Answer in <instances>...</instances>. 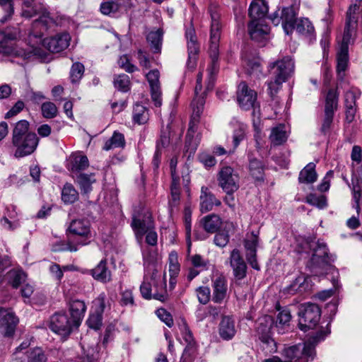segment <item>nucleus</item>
Wrapping results in <instances>:
<instances>
[{
  "label": "nucleus",
  "mask_w": 362,
  "mask_h": 362,
  "mask_svg": "<svg viewBox=\"0 0 362 362\" xmlns=\"http://www.w3.org/2000/svg\"><path fill=\"white\" fill-rule=\"evenodd\" d=\"M45 33L40 35V40L37 42L35 38H33L31 42L28 41L30 48L25 50L13 47V41L17 39L19 34L16 29L0 31V53L8 56L19 57L23 59H29L32 55L42 58L45 54L42 47L51 52H60L69 47L71 37L68 33L58 34L54 37L42 40Z\"/></svg>",
  "instance_id": "1"
},
{
  "label": "nucleus",
  "mask_w": 362,
  "mask_h": 362,
  "mask_svg": "<svg viewBox=\"0 0 362 362\" xmlns=\"http://www.w3.org/2000/svg\"><path fill=\"white\" fill-rule=\"evenodd\" d=\"M21 1V15L23 17L30 18L36 15H40L39 18L33 22L31 30L28 35V41L31 42L33 38H35L37 42L40 40V35L43 32H47L48 30L54 28L56 23L53 18L50 16L49 13L45 11L42 5L37 0Z\"/></svg>",
  "instance_id": "2"
},
{
  "label": "nucleus",
  "mask_w": 362,
  "mask_h": 362,
  "mask_svg": "<svg viewBox=\"0 0 362 362\" xmlns=\"http://www.w3.org/2000/svg\"><path fill=\"white\" fill-rule=\"evenodd\" d=\"M29 122L23 119L16 123L12 132L11 144L15 148L13 156L21 158L32 154L37 148L39 138L35 132L29 131Z\"/></svg>",
  "instance_id": "3"
},
{
  "label": "nucleus",
  "mask_w": 362,
  "mask_h": 362,
  "mask_svg": "<svg viewBox=\"0 0 362 362\" xmlns=\"http://www.w3.org/2000/svg\"><path fill=\"white\" fill-rule=\"evenodd\" d=\"M356 5L350 6L346 13V25L339 52L337 54V72L339 78L342 79L348 65V46L356 34L358 17L356 16Z\"/></svg>",
  "instance_id": "4"
},
{
  "label": "nucleus",
  "mask_w": 362,
  "mask_h": 362,
  "mask_svg": "<svg viewBox=\"0 0 362 362\" xmlns=\"http://www.w3.org/2000/svg\"><path fill=\"white\" fill-rule=\"evenodd\" d=\"M211 16L209 55L211 64L207 68L209 80L214 81L218 71V47L221 38V25L220 23V13L215 6L211 5L209 8Z\"/></svg>",
  "instance_id": "5"
},
{
  "label": "nucleus",
  "mask_w": 362,
  "mask_h": 362,
  "mask_svg": "<svg viewBox=\"0 0 362 362\" xmlns=\"http://www.w3.org/2000/svg\"><path fill=\"white\" fill-rule=\"evenodd\" d=\"M323 339L321 333H317L315 336L310 338L303 344V349L300 345L293 346L288 348L285 350V354L289 360L282 361L278 356H273L272 358L265 359L263 362H291L292 360H298V354H302L303 357L306 358L307 361L309 359L313 360L315 355V347L316 344Z\"/></svg>",
  "instance_id": "6"
},
{
  "label": "nucleus",
  "mask_w": 362,
  "mask_h": 362,
  "mask_svg": "<svg viewBox=\"0 0 362 362\" xmlns=\"http://www.w3.org/2000/svg\"><path fill=\"white\" fill-rule=\"evenodd\" d=\"M334 259V257L328 255L326 245L318 243L313 249V253L308 266L315 275H322L328 269L330 262Z\"/></svg>",
  "instance_id": "7"
},
{
  "label": "nucleus",
  "mask_w": 362,
  "mask_h": 362,
  "mask_svg": "<svg viewBox=\"0 0 362 362\" xmlns=\"http://www.w3.org/2000/svg\"><path fill=\"white\" fill-rule=\"evenodd\" d=\"M320 315L321 311L317 305L311 303L300 305L298 311L299 328L304 332L313 329L318 324Z\"/></svg>",
  "instance_id": "8"
},
{
  "label": "nucleus",
  "mask_w": 362,
  "mask_h": 362,
  "mask_svg": "<svg viewBox=\"0 0 362 362\" xmlns=\"http://www.w3.org/2000/svg\"><path fill=\"white\" fill-rule=\"evenodd\" d=\"M237 100L240 107L244 110H253L254 117L259 118L260 111L259 105L257 102V93L250 89L247 83L242 81L238 88Z\"/></svg>",
  "instance_id": "9"
},
{
  "label": "nucleus",
  "mask_w": 362,
  "mask_h": 362,
  "mask_svg": "<svg viewBox=\"0 0 362 362\" xmlns=\"http://www.w3.org/2000/svg\"><path fill=\"white\" fill-rule=\"evenodd\" d=\"M298 13V5L295 3L289 6L284 7L281 11V15L279 17L276 11L269 18L272 23L278 25L281 23L284 32L287 34H291L294 30L295 23L298 18H296Z\"/></svg>",
  "instance_id": "10"
},
{
  "label": "nucleus",
  "mask_w": 362,
  "mask_h": 362,
  "mask_svg": "<svg viewBox=\"0 0 362 362\" xmlns=\"http://www.w3.org/2000/svg\"><path fill=\"white\" fill-rule=\"evenodd\" d=\"M49 327L63 338H66L74 329L78 328L69 315L63 312L56 313L50 317Z\"/></svg>",
  "instance_id": "11"
},
{
  "label": "nucleus",
  "mask_w": 362,
  "mask_h": 362,
  "mask_svg": "<svg viewBox=\"0 0 362 362\" xmlns=\"http://www.w3.org/2000/svg\"><path fill=\"white\" fill-rule=\"evenodd\" d=\"M273 325L274 320L270 315H264L259 317L256 322V330L259 338L265 345L263 348L268 349L269 352L276 351V342L270 336Z\"/></svg>",
  "instance_id": "12"
},
{
  "label": "nucleus",
  "mask_w": 362,
  "mask_h": 362,
  "mask_svg": "<svg viewBox=\"0 0 362 362\" xmlns=\"http://www.w3.org/2000/svg\"><path fill=\"white\" fill-rule=\"evenodd\" d=\"M218 185L227 194H233L240 187L238 173L230 166L221 168L218 175Z\"/></svg>",
  "instance_id": "13"
},
{
  "label": "nucleus",
  "mask_w": 362,
  "mask_h": 362,
  "mask_svg": "<svg viewBox=\"0 0 362 362\" xmlns=\"http://www.w3.org/2000/svg\"><path fill=\"white\" fill-rule=\"evenodd\" d=\"M294 63L290 57H285L281 59L270 62L268 65V71L273 77H278L286 81L293 72Z\"/></svg>",
  "instance_id": "14"
},
{
  "label": "nucleus",
  "mask_w": 362,
  "mask_h": 362,
  "mask_svg": "<svg viewBox=\"0 0 362 362\" xmlns=\"http://www.w3.org/2000/svg\"><path fill=\"white\" fill-rule=\"evenodd\" d=\"M105 308V294L101 293L93 301V311L86 322L88 326L98 330L102 326L103 314Z\"/></svg>",
  "instance_id": "15"
},
{
  "label": "nucleus",
  "mask_w": 362,
  "mask_h": 362,
  "mask_svg": "<svg viewBox=\"0 0 362 362\" xmlns=\"http://www.w3.org/2000/svg\"><path fill=\"white\" fill-rule=\"evenodd\" d=\"M229 262L235 281L243 280L246 276L247 267L239 250L233 249L230 252Z\"/></svg>",
  "instance_id": "16"
},
{
  "label": "nucleus",
  "mask_w": 362,
  "mask_h": 362,
  "mask_svg": "<svg viewBox=\"0 0 362 362\" xmlns=\"http://www.w3.org/2000/svg\"><path fill=\"white\" fill-rule=\"evenodd\" d=\"M18 319L9 310L0 308V328L5 337H11L15 332Z\"/></svg>",
  "instance_id": "17"
},
{
  "label": "nucleus",
  "mask_w": 362,
  "mask_h": 362,
  "mask_svg": "<svg viewBox=\"0 0 362 362\" xmlns=\"http://www.w3.org/2000/svg\"><path fill=\"white\" fill-rule=\"evenodd\" d=\"M179 329L182 333V336L183 339L186 341L187 346L182 354V361L185 362V357L194 356L196 353V346L195 342L194 341V337L191 331L189 329V327L187 324V322L185 319H181L180 322L178 324Z\"/></svg>",
  "instance_id": "18"
},
{
  "label": "nucleus",
  "mask_w": 362,
  "mask_h": 362,
  "mask_svg": "<svg viewBox=\"0 0 362 362\" xmlns=\"http://www.w3.org/2000/svg\"><path fill=\"white\" fill-rule=\"evenodd\" d=\"M248 31L251 38L257 42L266 40L268 37L270 28L265 21H250Z\"/></svg>",
  "instance_id": "19"
},
{
  "label": "nucleus",
  "mask_w": 362,
  "mask_h": 362,
  "mask_svg": "<svg viewBox=\"0 0 362 362\" xmlns=\"http://www.w3.org/2000/svg\"><path fill=\"white\" fill-rule=\"evenodd\" d=\"M131 226L139 242L142 240L144 235L147 231L154 228V224L150 216H147L145 219H141L134 215Z\"/></svg>",
  "instance_id": "20"
},
{
  "label": "nucleus",
  "mask_w": 362,
  "mask_h": 362,
  "mask_svg": "<svg viewBox=\"0 0 362 362\" xmlns=\"http://www.w3.org/2000/svg\"><path fill=\"white\" fill-rule=\"evenodd\" d=\"M86 274L101 283H108L112 280V274L107 266L105 259H102L93 269L88 270Z\"/></svg>",
  "instance_id": "21"
},
{
  "label": "nucleus",
  "mask_w": 362,
  "mask_h": 362,
  "mask_svg": "<svg viewBox=\"0 0 362 362\" xmlns=\"http://www.w3.org/2000/svg\"><path fill=\"white\" fill-rule=\"evenodd\" d=\"M185 36L187 41V64L188 66H190V64H192V66H194L196 62L197 56L199 51V46L197 41L194 29H187L185 33Z\"/></svg>",
  "instance_id": "22"
},
{
  "label": "nucleus",
  "mask_w": 362,
  "mask_h": 362,
  "mask_svg": "<svg viewBox=\"0 0 362 362\" xmlns=\"http://www.w3.org/2000/svg\"><path fill=\"white\" fill-rule=\"evenodd\" d=\"M88 165V159L86 156L73 154L69 158L67 169L71 172L72 177H74L78 175L81 171L86 170Z\"/></svg>",
  "instance_id": "23"
},
{
  "label": "nucleus",
  "mask_w": 362,
  "mask_h": 362,
  "mask_svg": "<svg viewBox=\"0 0 362 362\" xmlns=\"http://www.w3.org/2000/svg\"><path fill=\"white\" fill-rule=\"evenodd\" d=\"M200 211L202 213H206L212 210L214 205L220 206L221 202L217 199L207 187L203 186L201 188Z\"/></svg>",
  "instance_id": "24"
},
{
  "label": "nucleus",
  "mask_w": 362,
  "mask_h": 362,
  "mask_svg": "<svg viewBox=\"0 0 362 362\" xmlns=\"http://www.w3.org/2000/svg\"><path fill=\"white\" fill-rule=\"evenodd\" d=\"M213 301L216 303H222L227 296V280L223 276H218L213 280Z\"/></svg>",
  "instance_id": "25"
},
{
  "label": "nucleus",
  "mask_w": 362,
  "mask_h": 362,
  "mask_svg": "<svg viewBox=\"0 0 362 362\" xmlns=\"http://www.w3.org/2000/svg\"><path fill=\"white\" fill-rule=\"evenodd\" d=\"M268 6L264 0H255L250 4L249 16L251 21H265Z\"/></svg>",
  "instance_id": "26"
},
{
  "label": "nucleus",
  "mask_w": 362,
  "mask_h": 362,
  "mask_svg": "<svg viewBox=\"0 0 362 362\" xmlns=\"http://www.w3.org/2000/svg\"><path fill=\"white\" fill-rule=\"evenodd\" d=\"M153 298L164 302L167 299L166 283L162 279H156V274L153 272L151 277Z\"/></svg>",
  "instance_id": "27"
},
{
  "label": "nucleus",
  "mask_w": 362,
  "mask_h": 362,
  "mask_svg": "<svg viewBox=\"0 0 362 362\" xmlns=\"http://www.w3.org/2000/svg\"><path fill=\"white\" fill-rule=\"evenodd\" d=\"M86 310L85 303L82 300H74L70 303L69 315L70 318L78 327L81 323Z\"/></svg>",
  "instance_id": "28"
},
{
  "label": "nucleus",
  "mask_w": 362,
  "mask_h": 362,
  "mask_svg": "<svg viewBox=\"0 0 362 362\" xmlns=\"http://www.w3.org/2000/svg\"><path fill=\"white\" fill-rule=\"evenodd\" d=\"M69 233L88 238L90 233V225L86 219H75L73 220L69 226Z\"/></svg>",
  "instance_id": "29"
},
{
  "label": "nucleus",
  "mask_w": 362,
  "mask_h": 362,
  "mask_svg": "<svg viewBox=\"0 0 362 362\" xmlns=\"http://www.w3.org/2000/svg\"><path fill=\"white\" fill-rule=\"evenodd\" d=\"M124 0L106 1L100 4V11L103 14L112 17H118L122 13Z\"/></svg>",
  "instance_id": "30"
},
{
  "label": "nucleus",
  "mask_w": 362,
  "mask_h": 362,
  "mask_svg": "<svg viewBox=\"0 0 362 362\" xmlns=\"http://www.w3.org/2000/svg\"><path fill=\"white\" fill-rule=\"evenodd\" d=\"M236 333L234 320L230 317H224L219 325V335L224 340H230Z\"/></svg>",
  "instance_id": "31"
},
{
  "label": "nucleus",
  "mask_w": 362,
  "mask_h": 362,
  "mask_svg": "<svg viewBox=\"0 0 362 362\" xmlns=\"http://www.w3.org/2000/svg\"><path fill=\"white\" fill-rule=\"evenodd\" d=\"M76 183L79 185L82 194H88L92 189V185L95 182V175L80 173L74 177Z\"/></svg>",
  "instance_id": "32"
},
{
  "label": "nucleus",
  "mask_w": 362,
  "mask_h": 362,
  "mask_svg": "<svg viewBox=\"0 0 362 362\" xmlns=\"http://www.w3.org/2000/svg\"><path fill=\"white\" fill-rule=\"evenodd\" d=\"M203 228L210 233H216L221 226L220 217L216 214H210L204 216L200 221Z\"/></svg>",
  "instance_id": "33"
},
{
  "label": "nucleus",
  "mask_w": 362,
  "mask_h": 362,
  "mask_svg": "<svg viewBox=\"0 0 362 362\" xmlns=\"http://www.w3.org/2000/svg\"><path fill=\"white\" fill-rule=\"evenodd\" d=\"M307 277L300 274L296 278L294 281L288 286L286 287L283 292L288 295H294L297 293H302L305 291L308 285H306Z\"/></svg>",
  "instance_id": "34"
},
{
  "label": "nucleus",
  "mask_w": 362,
  "mask_h": 362,
  "mask_svg": "<svg viewBox=\"0 0 362 362\" xmlns=\"http://www.w3.org/2000/svg\"><path fill=\"white\" fill-rule=\"evenodd\" d=\"M317 174L315 171V164L309 163L300 172L298 180L302 183L310 184L317 180Z\"/></svg>",
  "instance_id": "35"
},
{
  "label": "nucleus",
  "mask_w": 362,
  "mask_h": 362,
  "mask_svg": "<svg viewBox=\"0 0 362 362\" xmlns=\"http://www.w3.org/2000/svg\"><path fill=\"white\" fill-rule=\"evenodd\" d=\"M294 30H296L299 35L305 37L311 36L315 30L312 23L306 18H298L295 23Z\"/></svg>",
  "instance_id": "36"
},
{
  "label": "nucleus",
  "mask_w": 362,
  "mask_h": 362,
  "mask_svg": "<svg viewBox=\"0 0 362 362\" xmlns=\"http://www.w3.org/2000/svg\"><path fill=\"white\" fill-rule=\"evenodd\" d=\"M24 355L28 362H47L48 359L46 352L39 346L28 349Z\"/></svg>",
  "instance_id": "37"
},
{
  "label": "nucleus",
  "mask_w": 362,
  "mask_h": 362,
  "mask_svg": "<svg viewBox=\"0 0 362 362\" xmlns=\"http://www.w3.org/2000/svg\"><path fill=\"white\" fill-rule=\"evenodd\" d=\"M125 146L124 136L117 131L107 139L103 147L105 151H110L116 148H124Z\"/></svg>",
  "instance_id": "38"
},
{
  "label": "nucleus",
  "mask_w": 362,
  "mask_h": 362,
  "mask_svg": "<svg viewBox=\"0 0 362 362\" xmlns=\"http://www.w3.org/2000/svg\"><path fill=\"white\" fill-rule=\"evenodd\" d=\"M269 139L272 144L275 146L281 145L284 143L287 139V134L285 129V126L279 124L272 128Z\"/></svg>",
  "instance_id": "39"
},
{
  "label": "nucleus",
  "mask_w": 362,
  "mask_h": 362,
  "mask_svg": "<svg viewBox=\"0 0 362 362\" xmlns=\"http://www.w3.org/2000/svg\"><path fill=\"white\" fill-rule=\"evenodd\" d=\"M245 68L246 73L251 77L259 78L262 75V68L259 59L245 60Z\"/></svg>",
  "instance_id": "40"
},
{
  "label": "nucleus",
  "mask_w": 362,
  "mask_h": 362,
  "mask_svg": "<svg viewBox=\"0 0 362 362\" xmlns=\"http://www.w3.org/2000/svg\"><path fill=\"white\" fill-rule=\"evenodd\" d=\"M339 93L337 90H329L325 101V113H330L334 115V111L337 108Z\"/></svg>",
  "instance_id": "41"
},
{
  "label": "nucleus",
  "mask_w": 362,
  "mask_h": 362,
  "mask_svg": "<svg viewBox=\"0 0 362 362\" xmlns=\"http://www.w3.org/2000/svg\"><path fill=\"white\" fill-rule=\"evenodd\" d=\"M205 104V100L204 96H195L192 103V107L193 110L192 119L190 123H198L199 117L203 112L204 107Z\"/></svg>",
  "instance_id": "42"
},
{
  "label": "nucleus",
  "mask_w": 362,
  "mask_h": 362,
  "mask_svg": "<svg viewBox=\"0 0 362 362\" xmlns=\"http://www.w3.org/2000/svg\"><path fill=\"white\" fill-rule=\"evenodd\" d=\"M78 199V193L70 183L64 185L62 190V199L65 204H72Z\"/></svg>",
  "instance_id": "43"
},
{
  "label": "nucleus",
  "mask_w": 362,
  "mask_h": 362,
  "mask_svg": "<svg viewBox=\"0 0 362 362\" xmlns=\"http://www.w3.org/2000/svg\"><path fill=\"white\" fill-rule=\"evenodd\" d=\"M278 310L279 313L276 316L275 326L278 329V332L281 333L283 332L282 329L289 325V322L291 319V315L290 311L286 308H284L281 310L278 309Z\"/></svg>",
  "instance_id": "44"
},
{
  "label": "nucleus",
  "mask_w": 362,
  "mask_h": 362,
  "mask_svg": "<svg viewBox=\"0 0 362 362\" xmlns=\"http://www.w3.org/2000/svg\"><path fill=\"white\" fill-rule=\"evenodd\" d=\"M132 117L135 123L139 124H145L148 119V113L146 107L140 104H135L133 109Z\"/></svg>",
  "instance_id": "45"
},
{
  "label": "nucleus",
  "mask_w": 362,
  "mask_h": 362,
  "mask_svg": "<svg viewBox=\"0 0 362 362\" xmlns=\"http://www.w3.org/2000/svg\"><path fill=\"white\" fill-rule=\"evenodd\" d=\"M249 169L251 175L257 180H263L264 165L261 160L256 158L251 159L249 163Z\"/></svg>",
  "instance_id": "46"
},
{
  "label": "nucleus",
  "mask_w": 362,
  "mask_h": 362,
  "mask_svg": "<svg viewBox=\"0 0 362 362\" xmlns=\"http://www.w3.org/2000/svg\"><path fill=\"white\" fill-rule=\"evenodd\" d=\"M163 34V30L158 29L156 31H151L147 35L146 40L150 43L151 48L154 49V52H159L160 49Z\"/></svg>",
  "instance_id": "47"
},
{
  "label": "nucleus",
  "mask_w": 362,
  "mask_h": 362,
  "mask_svg": "<svg viewBox=\"0 0 362 362\" xmlns=\"http://www.w3.org/2000/svg\"><path fill=\"white\" fill-rule=\"evenodd\" d=\"M194 132L195 130L194 129L192 123H190L185 138V147L187 148V150L190 152H194L199 144L200 139L198 135L195 138L194 137Z\"/></svg>",
  "instance_id": "48"
},
{
  "label": "nucleus",
  "mask_w": 362,
  "mask_h": 362,
  "mask_svg": "<svg viewBox=\"0 0 362 362\" xmlns=\"http://www.w3.org/2000/svg\"><path fill=\"white\" fill-rule=\"evenodd\" d=\"M26 275L22 270L12 269L7 274L9 284L13 288H18L25 280Z\"/></svg>",
  "instance_id": "49"
},
{
  "label": "nucleus",
  "mask_w": 362,
  "mask_h": 362,
  "mask_svg": "<svg viewBox=\"0 0 362 362\" xmlns=\"http://www.w3.org/2000/svg\"><path fill=\"white\" fill-rule=\"evenodd\" d=\"M284 82H286L285 80L271 76V79L267 82V85L268 93L272 98L274 99L276 94L281 88Z\"/></svg>",
  "instance_id": "50"
},
{
  "label": "nucleus",
  "mask_w": 362,
  "mask_h": 362,
  "mask_svg": "<svg viewBox=\"0 0 362 362\" xmlns=\"http://www.w3.org/2000/svg\"><path fill=\"white\" fill-rule=\"evenodd\" d=\"M0 6L4 13L2 18H0V23H5L9 21L14 14V4L13 0H6Z\"/></svg>",
  "instance_id": "51"
},
{
  "label": "nucleus",
  "mask_w": 362,
  "mask_h": 362,
  "mask_svg": "<svg viewBox=\"0 0 362 362\" xmlns=\"http://www.w3.org/2000/svg\"><path fill=\"white\" fill-rule=\"evenodd\" d=\"M171 199L169 201L170 207L177 206L180 198V189L179 180H172L170 185Z\"/></svg>",
  "instance_id": "52"
},
{
  "label": "nucleus",
  "mask_w": 362,
  "mask_h": 362,
  "mask_svg": "<svg viewBox=\"0 0 362 362\" xmlns=\"http://www.w3.org/2000/svg\"><path fill=\"white\" fill-rule=\"evenodd\" d=\"M141 252L144 267H148L156 262L157 257L156 250L146 247L141 249Z\"/></svg>",
  "instance_id": "53"
},
{
  "label": "nucleus",
  "mask_w": 362,
  "mask_h": 362,
  "mask_svg": "<svg viewBox=\"0 0 362 362\" xmlns=\"http://www.w3.org/2000/svg\"><path fill=\"white\" fill-rule=\"evenodd\" d=\"M129 77L127 74H120L114 80L115 87L122 92H127L129 90Z\"/></svg>",
  "instance_id": "54"
},
{
  "label": "nucleus",
  "mask_w": 362,
  "mask_h": 362,
  "mask_svg": "<svg viewBox=\"0 0 362 362\" xmlns=\"http://www.w3.org/2000/svg\"><path fill=\"white\" fill-rule=\"evenodd\" d=\"M306 202L319 209H323L327 206V199L324 195L317 196L310 193L306 197Z\"/></svg>",
  "instance_id": "55"
},
{
  "label": "nucleus",
  "mask_w": 362,
  "mask_h": 362,
  "mask_svg": "<svg viewBox=\"0 0 362 362\" xmlns=\"http://www.w3.org/2000/svg\"><path fill=\"white\" fill-rule=\"evenodd\" d=\"M84 73V66L81 63H74L71 69L70 78L72 83H77L80 81Z\"/></svg>",
  "instance_id": "56"
},
{
  "label": "nucleus",
  "mask_w": 362,
  "mask_h": 362,
  "mask_svg": "<svg viewBox=\"0 0 362 362\" xmlns=\"http://www.w3.org/2000/svg\"><path fill=\"white\" fill-rule=\"evenodd\" d=\"M245 126L243 124H240L238 127L234 130L233 135V151L238 146L240 143L245 139Z\"/></svg>",
  "instance_id": "57"
},
{
  "label": "nucleus",
  "mask_w": 362,
  "mask_h": 362,
  "mask_svg": "<svg viewBox=\"0 0 362 362\" xmlns=\"http://www.w3.org/2000/svg\"><path fill=\"white\" fill-rule=\"evenodd\" d=\"M41 109L42 115L45 118H53L57 115V108L53 103H44L42 105Z\"/></svg>",
  "instance_id": "58"
},
{
  "label": "nucleus",
  "mask_w": 362,
  "mask_h": 362,
  "mask_svg": "<svg viewBox=\"0 0 362 362\" xmlns=\"http://www.w3.org/2000/svg\"><path fill=\"white\" fill-rule=\"evenodd\" d=\"M119 304L121 306H133L134 299L132 291L130 289H126L120 293Z\"/></svg>",
  "instance_id": "59"
},
{
  "label": "nucleus",
  "mask_w": 362,
  "mask_h": 362,
  "mask_svg": "<svg viewBox=\"0 0 362 362\" xmlns=\"http://www.w3.org/2000/svg\"><path fill=\"white\" fill-rule=\"evenodd\" d=\"M146 77L151 88L160 87L159 81L160 73L158 70L153 69L150 71L148 73L146 74Z\"/></svg>",
  "instance_id": "60"
},
{
  "label": "nucleus",
  "mask_w": 362,
  "mask_h": 362,
  "mask_svg": "<svg viewBox=\"0 0 362 362\" xmlns=\"http://www.w3.org/2000/svg\"><path fill=\"white\" fill-rule=\"evenodd\" d=\"M198 300L200 303L205 305L210 299L211 291L207 286H200L196 290Z\"/></svg>",
  "instance_id": "61"
},
{
  "label": "nucleus",
  "mask_w": 362,
  "mask_h": 362,
  "mask_svg": "<svg viewBox=\"0 0 362 362\" xmlns=\"http://www.w3.org/2000/svg\"><path fill=\"white\" fill-rule=\"evenodd\" d=\"M229 241V235L227 231L217 233L214 238V244L219 247H224Z\"/></svg>",
  "instance_id": "62"
},
{
  "label": "nucleus",
  "mask_w": 362,
  "mask_h": 362,
  "mask_svg": "<svg viewBox=\"0 0 362 362\" xmlns=\"http://www.w3.org/2000/svg\"><path fill=\"white\" fill-rule=\"evenodd\" d=\"M158 317L165 324L171 327L173 325V320L171 314L164 308H159L156 310Z\"/></svg>",
  "instance_id": "63"
},
{
  "label": "nucleus",
  "mask_w": 362,
  "mask_h": 362,
  "mask_svg": "<svg viewBox=\"0 0 362 362\" xmlns=\"http://www.w3.org/2000/svg\"><path fill=\"white\" fill-rule=\"evenodd\" d=\"M333 176L334 171L329 170L322 179L321 183L317 186V189L321 192H327L329 189L330 181L333 178Z\"/></svg>",
  "instance_id": "64"
}]
</instances>
